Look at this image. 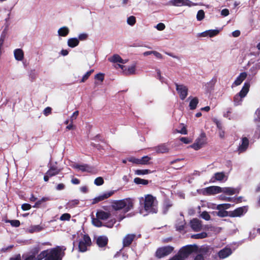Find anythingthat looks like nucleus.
<instances>
[{"label": "nucleus", "instance_id": "nucleus-56", "mask_svg": "<svg viewBox=\"0 0 260 260\" xmlns=\"http://www.w3.org/2000/svg\"><path fill=\"white\" fill-rule=\"evenodd\" d=\"M42 228L40 225H36L33 227H31L30 230V232H39L41 231Z\"/></svg>", "mask_w": 260, "mask_h": 260}, {"label": "nucleus", "instance_id": "nucleus-7", "mask_svg": "<svg viewBox=\"0 0 260 260\" xmlns=\"http://www.w3.org/2000/svg\"><path fill=\"white\" fill-rule=\"evenodd\" d=\"M115 68H120L123 73L126 75H134L136 74V63H134L131 66H125L121 64H117Z\"/></svg>", "mask_w": 260, "mask_h": 260}, {"label": "nucleus", "instance_id": "nucleus-47", "mask_svg": "<svg viewBox=\"0 0 260 260\" xmlns=\"http://www.w3.org/2000/svg\"><path fill=\"white\" fill-rule=\"evenodd\" d=\"M201 217L206 220H209L210 219V216L206 211L203 212L201 214Z\"/></svg>", "mask_w": 260, "mask_h": 260}, {"label": "nucleus", "instance_id": "nucleus-46", "mask_svg": "<svg viewBox=\"0 0 260 260\" xmlns=\"http://www.w3.org/2000/svg\"><path fill=\"white\" fill-rule=\"evenodd\" d=\"M71 218V215L69 213H64L60 217V220L62 221L69 220Z\"/></svg>", "mask_w": 260, "mask_h": 260}, {"label": "nucleus", "instance_id": "nucleus-53", "mask_svg": "<svg viewBox=\"0 0 260 260\" xmlns=\"http://www.w3.org/2000/svg\"><path fill=\"white\" fill-rule=\"evenodd\" d=\"M127 160L130 162H132L134 164H137V165H139V164L140 162L139 158H137L133 157H129V158H127Z\"/></svg>", "mask_w": 260, "mask_h": 260}, {"label": "nucleus", "instance_id": "nucleus-54", "mask_svg": "<svg viewBox=\"0 0 260 260\" xmlns=\"http://www.w3.org/2000/svg\"><path fill=\"white\" fill-rule=\"evenodd\" d=\"M254 121H260V109H257L255 113Z\"/></svg>", "mask_w": 260, "mask_h": 260}, {"label": "nucleus", "instance_id": "nucleus-33", "mask_svg": "<svg viewBox=\"0 0 260 260\" xmlns=\"http://www.w3.org/2000/svg\"><path fill=\"white\" fill-rule=\"evenodd\" d=\"M60 169H58L55 166H52L50 168L49 170L47 172V174H48L50 177H52L58 174L60 171Z\"/></svg>", "mask_w": 260, "mask_h": 260}, {"label": "nucleus", "instance_id": "nucleus-45", "mask_svg": "<svg viewBox=\"0 0 260 260\" xmlns=\"http://www.w3.org/2000/svg\"><path fill=\"white\" fill-rule=\"evenodd\" d=\"M100 220V219H98L97 217H96V218H94L92 219V223L95 226H97V227L102 226L103 225V224Z\"/></svg>", "mask_w": 260, "mask_h": 260}, {"label": "nucleus", "instance_id": "nucleus-59", "mask_svg": "<svg viewBox=\"0 0 260 260\" xmlns=\"http://www.w3.org/2000/svg\"><path fill=\"white\" fill-rule=\"evenodd\" d=\"M51 110H52V109L49 107L46 108L43 111L44 115L45 116H48V115L51 114Z\"/></svg>", "mask_w": 260, "mask_h": 260}, {"label": "nucleus", "instance_id": "nucleus-61", "mask_svg": "<svg viewBox=\"0 0 260 260\" xmlns=\"http://www.w3.org/2000/svg\"><path fill=\"white\" fill-rule=\"evenodd\" d=\"M219 199L221 200L229 201V202L232 201L233 200L232 198H230V197H226L224 195H220L219 196Z\"/></svg>", "mask_w": 260, "mask_h": 260}, {"label": "nucleus", "instance_id": "nucleus-2", "mask_svg": "<svg viewBox=\"0 0 260 260\" xmlns=\"http://www.w3.org/2000/svg\"><path fill=\"white\" fill-rule=\"evenodd\" d=\"M112 207L116 211L123 209L126 213L133 208V201L129 198L116 201L112 203Z\"/></svg>", "mask_w": 260, "mask_h": 260}, {"label": "nucleus", "instance_id": "nucleus-38", "mask_svg": "<svg viewBox=\"0 0 260 260\" xmlns=\"http://www.w3.org/2000/svg\"><path fill=\"white\" fill-rule=\"evenodd\" d=\"M79 204V201L74 200L69 201L66 205V208H72Z\"/></svg>", "mask_w": 260, "mask_h": 260}, {"label": "nucleus", "instance_id": "nucleus-50", "mask_svg": "<svg viewBox=\"0 0 260 260\" xmlns=\"http://www.w3.org/2000/svg\"><path fill=\"white\" fill-rule=\"evenodd\" d=\"M94 78L97 80H99L101 82L100 83H101L104 80V75L103 74L99 73L95 76Z\"/></svg>", "mask_w": 260, "mask_h": 260}, {"label": "nucleus", "instance_id": "nucleus-14", "mask_svg": "<svg viewBox=\"0 0 260 260\" xmlns=\"http://www.w3.org/2000/svg\"><path fill=\"white\" fill-rule=\"evenodd\" d=\"M247 207L243 206L229 212V216L231 217H241L244 215L247 211Z\"/></svg>", "mask_w": 260, "mask_h": 260}, {"label": "nucleus", "instance_id": "nucleus-55", "mask_svg": "<svg viewBox=\"0 0 260 260\" xmlns=\"http://www.w3.org/2000/svg\"><path fill=\"white\" fill-rule=\"evenodd\" d=\"M88 35L87 34L83 33L81 34L78 36V40L81 41H84L87 39Z\"/></svg>", "mask_w": 260, "mask_h": 260}, {"label": "nucleus", "instance_id": "nucleus-42", "mask_svg": "<svg viewBox=\"0 0 260 260\" xmlns=\"http://www.w3.org/2000/svg\"><path fill=\"white\" fill-rule=\"evenodd\" d=\"M207 234L205 232H202L200 234H197L195 235H193L191 236V238L195 239H203L206 237Z\"/></svg>", "mask_w": 260, "mask_h": 260}, {"label": "nucleus", "instance_id": "nucleus-9", "mask_svg": "<svg viewBox=\"0 0 260 260\" xmlns=\"http://www.w3.org/2000/svg\"><path fill=\"white\" fill-rule=\"evenodd\" d=\"M168 4L175 7L188 6L192 7L197 6V4L192 3L189 0H171Z\"/></svg>", "mask_w": 260, "mask_h": 260}, {"label": "nucleus", "instance_id": "nucleus-52", "mask_svg": "<svg viewBox=\"0 0 260 260\" xmlns=\"http://www.w3.org/2000/svg\"><path fill=\"white\" fill-rule=\"evenodd\" d=\"M156 73H157V78L159 79V80L161 82H165V79L161 76V72L159 70H156Z\"/></svg>", "mask_w": 260, "mask_h": 260}, {"label": "nucleus", "instance_id": "nucleus-22", "mask_svg": "<svg viewBox=\"0 0 260 260\" xmlns=\"http://www.w3.org/2000/svg\"><path fill=\"white\" fill-rule=\"evenodd\" d=\"M190 224L191 229L194 231H199L202 229L201 222L197 218L191 220L190 222Z\"/></svg>", "mask_w": 260, "mask_h": 260}, {"label": "nucleus", "instance_id": "nucleus-64", "mask_svg": "<svg viewBox=\"0 0 260 260\" xmlns=\"http://www.w3.org/2000/svg\"><path fill=\"white\" fill-rule=\"evenodd\" d=\"M221 14L223 16H226L229 14V11L227 9H223L221 12Z\"/></svg>", "mask_w": 260, "mask_h": 260}, {"label": "nucleus", "instance_id": "nucleus-23", "mask_svg": "<svg viewBox=\"0 0 260 260\" xmlns=\"http://www.w3.org/2000/svg\"><path fill=\"white\" fill-rule=\"evenodd\" d=\"M249 144V141L246 137L243 138L242 139V143L240 144L238 148L237 151L239 153L244 152L248 147Z\"/></svg>", "mask_w": 260, "mask_h": 260}, {"label": "nucleus", "instance_id": "nucleus-13", "mask_svg": "<svg viewBox=\"0 0 260 260\" xmlns=\"http://www.w3.org/2000/svg\"><path fill=\"white\" fill-rule=\"evenodd\" d=\"M176 89L179 95L180 98L183 100H184L188 94V88L186 86L183 84H179L178 83L175 84Z\"/></svg>", "mask_w": 260, "mask_h": 260}, {"label": "nucleus", "instance_id": "nucleus-39", "mask_svg": "<svg viewBox=\"0 0 260 260\" xmlns=\"http://www.w3.org/2000/svg\"><path fill=\"white\" fill-rule=\"evenodd\" d=\"M134 182L137 184L147 185L148 183V181L140 178H136L134 179Z\"/></svg>", "mask_w": 260, "mask_h": 260}, {"label": "nucleus", "instance_id": "nucleus-43", "mask_svg": "<svg viewBox=\"0 0 260 260\" xmlns=\"http://www.w3.org/2000/svg\"><path fill=\"white\" fill-rule=\"evenodd\" d=\"M205 17V13L203 10H200L198 12L197 19L198 21L202 20Z\"/></svg>", "mask_w": 260, "mask_h": 260}, {"label": "nucleus", "instance_id": "nucleus-58", "mask_svg": "<svg viewBox=\"0 0 260 260\" xmlns=\"http://www.w3.org/2000/svg\"><path fill=\"white\" fill-rule=\"evenodd\" d=\"M79 115V111H76L75 112H74L72 115L71 116V122H73V121L74 120H75L77 117H78Z\"/></svg>", "mask_w": 260, "mask_h": 260}, {"label": "nucleus", "instance_id": "nucleus-21", "mask_svg": "<svg viewBox=\"0 0 260 260\" xmlns=\"http://www.w3.org/2000/svg\"><path fill=\"white\" fill-rule=\"evenodd\" d=\"M14 56L16 60L22 61L24 58V51L22 49H15L14 51Z\"/></svg>", "mask_w": 260, "mask_h": 260}, {"label": "nucleus", "instance_id": "nucleus-4", "mask_svg": "<svg viewBox=\"0 0 260 260\" xmlns=\"http://www.w3.org/2000/svg\"><path fill=\"white\" fill-rule=\"evenodd\" d=\"M250 84L245 82L240 91L236 94L234 97V103L235 106L241 105L243 99L245 98L249 90Z\"/></svg>", "mask_w": 260, "mask_h": 260}, {"label": "nucleus", "instance_id": "nucleus-49", "mask_svg": "<svg viewBox=\"0 0 260 260\" xmlns=\"http://www.w3.org/2000/svg\"><path fill=\"white\" fill-rule=\"evenodd\" d=\"M94 182L96 185H101L104 183V180L102 177H98L94 180Z\"/></svg>", "mask_w": 260, "mask_h": 260}, {"label": "nucleus", "instance_id": "nucleus-48", "mask_svg": "<svg viewBox=\"0 0 260 260\" xmlns=\"http://www.w3.org/2000/svg\"><path fill=\"white\" fill-rule=\"evenodd\" d=\"M8 222L11 223V225L12 226L16 228L18 227L20 224V221L18 220H9Z\"/></svg>", "mask_w": 260, "mask_h": 260}, {"label": "nucleus", "instance_id": "nucleus-16", "mask_svg": "<svg viewBox=\"0 0 260 260\" xmlns=\"http://www.w3.org/2000/svg\"><path fill=\"white\" fill-rule=\"evenodd\" d=\"M221 192V187L217 186H211L204 189L203 193L206 195L215 194Z\"/></svg>", "mask_w": 260, "mask_h": 260}, {"label": "nucleus", "instance_id": "nucleus-25", "mask_svg": "<svg viewBox=\"0 0 260 260\" xmlns=\"http://www.w3.org/2000/svg\"><path fill=\"white\" fill-rule=\"evenodd\" d=\"M113 191H109L104 193L103 194H101L99 196L95 198L93 200L92 204H95L105 199H106L109 197H111L113 194Z\"/></svg>", "mask_w": 260, "mask_h": 260}, {"label": "nucleus", "instance_id": "nucleus-44", "mask_svg": "<svg viewBox=\"0 0 260 260\" xmlns=\"http://www.w3.org/2000/svg\"><path fill=\"white\" fill-rule=\"evenodd\" d=\"M93 70H91L90 71L86 72V74L83 76V77L81 80V82H84L89 78V77L93 73Z\"/></svg>", "mask_w": 260, "mask_h": 260}, {"label": "nucleus", "instance_id": "nucleus-28", "mask_svg": "<svg viewBox=\"0 0 260 260\" xmlns=\"http://www.w3.org/2000/svg\"><path fill=\"white\" fill-rule=\"evenodd\" d=\"M96 215L98 219L105 220L109 218L110 214L109 212H105L103 210H99L97 211Z\"/></svg>", "mask_w": 260, "mask_h": 260}, {"label": "nucleus", "instance_id": "nucleus-17", "mask_svg": "<svg viewBox=\"0 0 260 260\" xmlns=\"http://www.w3.org/2000/svg\"><path fill=\"white\" fill-rule=\"evenodd\" d=\"M108 61L112 63H117L118 64H125L127 62V59H123L118 54H115L109 57Z\"/></svg>", "mask_w": 260, "mask_h": 260}, {"label": "nucleus", "instance_id": "nucleus-20", "mask_svg": "<svg viewBox=\"0 0 260 260\" xmlns=\"http://www.w3.org/2000/svg\"><path fill=\"white\" fill-rule=\"evenodd\" d=\"M232 250L231 248L228 247H226L220 250L218 252V256L219 258L224 259L229 257L232 254Z\"/></svg>", "mask_w": 260, "mask_h": 260}, {"label": "nucleus", "instance_id": "nucleus-34", "mask_svg": "<svg viewBox=\"0 0 260 260\" xmlns=\"http://www.w3.org/2000/svg\"><path fill=\"white\" fill-rule=\"evenodd\" d=\"M189 99H190L189 104V107L190 110H194L199 103V100L197 98H193L192 99H190V98H189Z\"/></svg>", "mask_w": 260, "mask_h": 260}, {"label": "nucleus", "instance_id": "nucleus-30", "mask_svg": "<svg viewBox=\"0 0 260 260\" xmlns=\"http://www.w3.org/2000/svg\"><path fill=\"white\" fill-rule=\"evenodd\" d=\"M108 238L107 237L102 236L99 237L96 239V243L100 247H104L107 244Z\"/></svg>", "mask_w": 260, "mask_h": 260}, {"label": "nucleus", "instance_id": "nucleus-15", "mask_svg": "<svg viewBox=\"0 0 260 260\" xmlns=\"http://www.w3.org/2000/svg\"><path fill=\"white\" fill-rule=\"evenodd\" d=\"M72 167L73 168L80 170L82 172H86L89 173H93L94 172V169L87 165H79L75 164L73 165Z\"/></svg>", "mask_w": 260, "mask_h": 260}, {"label": "nucleus", "instance_id": "nucleus-27", "mask_svg": "<svg viewBox=\"0 0 260 260\" xmlns=\"http://www.w3.org/2000/svg\"><path fill=\"white\" fill-rule=\"evenodd\" d=\"M247 77V74L245 72L241 73L238 77H237L233 83L232 87L237 86L240 85L242 82L246 79Z\"/></svg>", "mask_w": 260, "mask_h": 260}, {"label": "nucleus", "instance_id": "nucleus-24", "mask_svg": "<svg viewBox=\"0 0 260 260\" xmlns=\"http://www.w3.org/2000/svg\"><path fill=\"white\" fill-rule=\"evenodd\" d=\"M239 190L240 189L238 188H233L230 187H221V192L230 196L238 193Z\"/></svg>", "mask_w": 260, "mask_h": 260}, {"label": "nucleus", "instance_id": "nucleus-29", "mask_svg": "<svg viewBox=\"0 0 260 260\" xmlns=\"http://www.w3.org/2000/svg\"><path fill=\"white\" fill-rule=\"evenodd\" d=\"M70 32V29L67 26H62L57 30V34L59 37H66Z\"/></svg>", "mask_w": 260, "mask_h": 260}, {"label": "nucleus", "instance_id": "nucleus-11", "mask_svg": "<svg viewBox=\"0 0 260 260\" xmlns=\"http://www.w3.org/2000/svg\"><path fill=\"white\" fill-rule=\"evenodd\" d=\"M174 248L170 246L162 247L157 249L155 255L158 258H161L170 254L173 250Z\"/></svg>", "mask_w": 260, "mask_h": 260}, {"label": "nucleus", "instance_id": "nucleus-18", "mask_svg": "<svg viewBox=\"0 0 260 260\" xmlns=\"http://www.w3.org/2000/svg\"><path fill=\"white\" fill-rule=\"evenodd\" d=\"M219 33V30L218 29H210L199 34L198 36L200 37L212 38L217 36Z\"/></svg>", "mask_w": 260, "mask_h": 260}, {"label": "nucleus", "instance_id": "nucleus-19", "mask_svg": "<svg viewBox=\"0 0 260 260\" xmlns=\"http://www.w3.org/2000/svg\"><path fill=\"white\" fill-rule=\"evenodd\" d=\"M217 210L218 211L212 212V214L214 215H217L220 217H225L229 216V212L226 211L225 209H223L222 207L219 205H217Z\"/></svg>", "mask_w": 260, "mask_h": 260}, {"label": "nucleus", "instance_id": "nucleus-31", "mask_svg": "<svg viewBox=\"0 0 260 260\" xmlns=\"http://www.w3.org/2000/svg\"><path fill=\"white\" fill-rule=\"evenodd\" d=\"M154 150L157 153H164L168 152L169 148L166 144H161L154 147Z\"/></svg>", "mask_w": 260, "mask_h": 260}, {"label": "nucleus", "instance_id": "nucleus-36", "mask_svg": "<svg viewBox=\"0 0 260 260\" xmlns=\"http://www.w3.org/2000/svg\"><path fill=\"white\" fill-rule=\"evenodd\" d=\"M151 158L148 156H144L139 159L140 162L139 165H147L149 164Z\"/></svg>", "mask_w": 260, "mask_h": 260}, {"label": "nucleus", "instance_id": "nucleus-51", "mask_svg": "<svg viewBox=\"0 0 260 260\" xmlns=\"http://www.w3.org/2000/svg\"><path fill=\"white\" fill-rule=\"evenodd\" d=\"M213 121L214 123L216 124L218 130L222 129V124L220 121H219L216 118L213 119Z\"/></svg>", "mask_w": 260, "mask_h": 260}, {"label": "nucleus", "instance_id": "nucleus-8", "mask_svg": "<svg viewBox=\"0 0 260 260\" xmlns=\"http://www.w3.org/2000/svg\"><path fill=\"white\" fill-rule=\"evenodd\" d=\"M206 144V135L204 133H202L191 147L194 149L197 150L203 147Z\"/></svg>", "mask_w": 260, "mask_h": 260}, {"label": "nucleus", "instance_id": "nucleus-10", "mask_svg": "<svg viewBox=\"0 0 260 260\" xmlns=\"http://www.w3.org/2000/svg\"><path fill=\"white\" fill-rule=\"evenodd\" d=\"M91 242L90 237L84 235L79 243V249L81 252H85L87 250V247L91 245Z\"/></svg>", "mask_w": 260, "mask_h": 260}, {"label": "nucleus", "instance_id": "nucleus-26", "mask_svg": "<svg viewBox=\"0 0 260 260\" xmlns=\"http://www.w3.org/2000/svg\"><path fill=\"white\" fill-rule=\"evenodd\" d=\"M136 238L135 234H127L123 239V245L124 247H126L131 244L135 238Z\"/></svg>", "mask_w": 260, "mask_h": 260}, {"label": "nucleus", "instance_id": "nucleus-1", "mask_svg": "<svg viewBox=\"0 0 260 260\" xmlns=\"http://www.w3.org/2000/svg\"><path fill=\"white\" fill-rule=\"evenodd\" d=\"M66 248L64 246H57L54 248L48 249L41 252L37 255V260H62L64 255Z\"/></svg>", "mask_w": 260, "mask_h": 260}, {"label": "nucleus", "instance_id": "nucleus-35", "mask_svg": "<svg viewBox=\"0 0 260 260\" xmlns=\"http://www.w3.org/2000/svg\"><path fill=\"white\" fill-rule=\"evenodd\" d=\"M172 206V203L171 201L169 200H165L163 204V212L164 213H166L168 210L171 208Z\"/></svg>", "mask_w": 260, "mask_h": 260}, {"label": "nucleus", "instance_id": "nucleus-60", "mask_svg": "<svg viewBox=\"0 0 260 260\" xmlns=\"http://www.w3.org/2000/svg\"><path fill=\"white\" fill-rule=\"evenodd\" d=\"M21 208L24 211L28 210L31 208V206L28 204H23L21 206Z\"/></svg>", "mask_w": 260, "mask_h": 260}, {"label": "nucleus", "instance_id": "nucleus-40", "mask_svg": "<svg viewBox=\"0 0 260 260\" xmlns=\"http://www.w3.org/2000/svg\"><path fill=\"white\" fill-rule=\"evenodd\" d=\"M150 173V171L147 169L145 170H136L135 171V173L137 175H143L148 174Z\"/></svg>", "mask_w": 260, "mask_h": 260}, {"label": "nucleus", "instance_id": "nucleus-41", "mask_svg": "<svg viewBox=\"0 0 260 260\" xmlns=\"http://www.w3.org/2000/svg\"><path fill=\"white\" fill-rule=\"evenodd\" d=\"M126 22L128 25L133 26L136 22V17L134 16H131L127 18Z\"/></svg>", "mask_w": 260, "mask_h": 260}, {"label": "nucleus", "instance_id": "nucleus-37", "mask_svg": "<svg viewBox=\"0 0 260 260\" xmlns=\"http://www.w3.org/2000/svg\"><path fill=\"white\" fill-rule=\"evenodd\" d=\"M184 220L183 219V218H181L179 222L176 224V227L177 230L178 231H181L183 230L184 225Z\"/></svg>", "mask_w": 260, "mask_h": 260}, {"label": "nucleus", "instance_id": "nucleus-62", "mask_svg": "<svg viewBox=\"0 0 260 260\" xmlns=\"http://www.w3.org/2000/svg\"><path fill=\"white\" fill-rule=\"evenodd\" d=\"M180 141L185 144H188L191 142V141L188 138L185 137L181 138Z\"/></svg>", "mask_w": 260, "mask_h": 260}, {"label": "nucleus", "instance_id": "nucleus-3", "mask_svg": "<svg viewBox=\"0 0 260 260\" xmlns=\"http://www.w3.org/2000/svg\"><path fill=\"white\" fill-rule=\"evenodd\" d=\"M142 199L144 201V209L148 213H156L157 202L155 197L151 194H147L144 199L143 198Z\"/></svg>", "mask_w": 260, "mask_h": 260}, {"label": "nucleus", "instance_id": "nucleus-63", "mask_svg": "<svg viewBox=\"0 0 260 260\" xmlns=\"http://www.w3.org/2000/svg\"><path fill=\"white\" fill-rule=\"evenodd\" d=\"M39 250H40L39 247H34L31 249L32 255H35V256L36 254L38 253Z\"/></svg>", "mask_w": 260, "mask_h": 260}, {"label": "nucleus", "instance_id": "nucleus-32", "mask_svg": "<svg viewBox=\"0 0 260 260\" xmlns=\"http://www.w3.org/2000/svg\"><path fill=\"white\" fill-rule=\"evenodd\" d=\"M79 44V41L77 38H70L68 40V45L71 48H74Z\"/></svg>", "mask_w": 260, "mask_h": 260}, {"label": "nucleus", "instance_id": "nucleus-5", "mask_svg": "<svg viewBox=\"0 0 260 260\" xmlns=\"http://www.w3.org/2000/svg\"><path fill=\"white\" fill-rule=\"evenodd\" d=\"M12 7V5L11 4L8 5L7 8L5 9L4 13L6 15L5 20L6 22L4 24V28L3 30L2 34H1V45L2 44V42L3 41V38H5L6 37L8 32L9 27L10 24L9 16L10 15Z\"/></svg>", "mask_w": 260, "mask_h": 260}, {"label": "nucleus", "instance_id": "nucleus-6", "mask_svg": "<svg viewBox=\"0 0 260 260\" xmlns=\"http://www.w3.org/2000/svg\"><path fill=\"white\" fill-rule=\"evenodd\" d=\"M196 249V246L193 245H187L182 247L177 254L181 260H184L190 253Z\"/></svg>", "mask_w": 260, "mask_h": 260}, {"label": "nucleus", "instance_id": "nucleus-57", "mask_svg": "<svg viewBox=\"0 0 260 260\" xmlns=\"http://www.w3.org/2000/svg\"><path fill=\"white\" fill-rule=\"evenodd\" d=\"M155 27L158 30H163L165 28V25L162 23H159Z\"/></svg>", "mask_w": 260, "mask_h": 260}, {"label": "nucleus", "instance_id": "nucleus-12", "mask_svg": "<svg viewBox=\"0 0 260 260\" xmlns=\"http://www.w3.org/2000/svg\"><path fill=\"white\" fill-rule=\"evenodd\" d=\"M228 175L223 172L215 173L210 180V183H215L217 181L223 182L227 180Z\"/></svg>", "mask_w": 260, "mask_h": 260}]
</instances>
